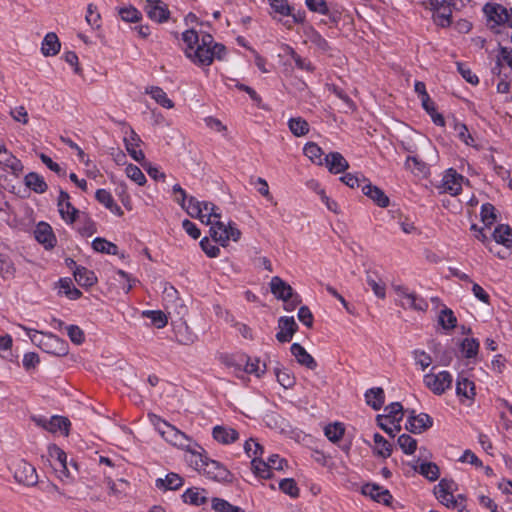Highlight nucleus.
Instances as JSON below:
<instances>
[{
	"instance_id": "47",
	"label": "nucleus",
	"mask_w": 512,
	"mask_h": 512,
	"mask_svg": "<svg viewBox=\"0 0 512 512\" xmlns=\"http://www.w3.org/2000/svg\"><path fill=\"white\" fill-rule=\"evenodd\" d=\"M304 155L307 156L313 163L321 165L324 158H322L323 151L320 146L314 142L305 144L303 148Z\"/></svg>"
},
{
	"instance_id": "5",
	"label": "nucleus",
	"mask_w": 512,
	"mask_h": 512,
	"mask_svg": "<svg viewBox=\"0 0 512 512\" xmlns=\"http://www.w3.org/2000/svg\"><path fill=\"white\" fill-rule=\"evenodd\" d=\"M253 472L256 476L263 479H269L272 476L271 470H283L287 467V460L281 458L278 454H272L267 461L259 458H253L251 461Z\"/></svg>"
},
{
	"instance_id": "63",
	"label": "nucleus",
	"mask_w": 512,
	"mask_h": 512,
	"mask_svg": "<svg viewBox=\"0 0 512 512\" xmlns=\"http://www.w3.org/2000/svg\"><path fill=\"white\" fill-rule=\"evenodd\" d=\"M128 178L136 182L138 185H143L146 182L145 175L139 167L133 164H129L125 169Z\"/></svg>"
},
{
	"instance_id": "36",
	"label": "nucleus",
	"mask_w": 512,
	"mask_h": 512,
	"mask_svg": "<svg viewBox=\"0 0 512 512\" xmlns=\"http://www.w3.org/2000/svg\"><path fill=\"white\" fill-rule=\"evenodd\" d=\"M146 93L149 94L162 107L167 109L174 107V102L168 98L166 92L162 88L158 86H152L146 90Z\"/></svg>"
},
{
	"instance_id": "62",
	"label": "nucleus",
	"mask_w": 512,
	"mask_h": 512,
	"mask_svg": "<svg viewBox=\"0 0 512 512\" xmlns=\"http://www.w3.org/2000/svg\"><path fill=\"white\" fill-rule=\"evenodd\" d=\"M454 130L457 133L458 138L463 141L466 145H474V138L471 136V134L468 131V128L465 124L455 122L454 124Z\"/></svg>"
},
{
	"instance_id": "40",
	"label": "nucleus",
	"mask_w": 512,
	"mask_h": 512,
	"mask_svg": "<svg viewBox=\"0 0 512 512\" xmlns=\"http://www.w3.org/2000/svg\"><path fill=\"white\" fill-rule=\"evenodd\" d=\"M375 442L374 453L377 456L388 458L391 456L393 446L381 434L375 433L373 436Z\"/></svg>"
},
{
	"instance_id": "2",
	"label": "nucleus",
	"mask_w": 512,
	"mask_h": 512,
	"mask_svg": "<svg viewBox=\"0 0 512 512\" xmlns=\"http://www.w3.org/2000/svg\"><path fill=\"white\" fill-rule=\"evenodd\" d=\"M196 469L206 475L209 479L217 482H231L232 473L220 462L210 459L206 454L192 452Z\"/></svg>"
},
{
	"instance_id": "23",
	"label": "nucleus",
	"mask_w": 512,
	"mask_h": 512,
	"mask_svg": "<svg viewBox=\"0 0 512 512\" xmlns=\"http://www.w3.org/2000/svg\"><path fill=\"white\" fill-rule=\"evenodd\" d=\"M484 13L488 19L494 21L496 24H505L507 19V8L498 3H487L483 8Z\"/></svg>"
},
{
	"instance_id": "52",
	"label": "nucleus",
	"mask_w": 512,
	"mask_h": 512,
	"mask_svg": "<svg viewBox=\"0 0 512 512\" xmlns=\"http://www.w3.org/2000/svg\"><path fill=\"white\" fill-rule=\"evenodd\" d=\"M405 167L417 175L426 174L428 171L426 163L416 156H408L405 161Z\"/></svg>"
},
{
	"instance_id": "61",
	"label": "nucleus",
	"mask_w": 512,
	"mask_h": 512,
	"mask_svg": "<svg viewBox=\"0 0 512 512\" xmlns=\"http://www.w3.org/2000/svg\"><path fill=\"white\" fill-rule=\"evenodd\" d=\"M177 341L182 345H191L197 340V335L189 330L187 325L177 331Z\"/></svg>"
},
{
	"instance_id": "1",
	"label": "nucleus",
	"mask_w": 512,
	"mask_h": 512,
	"mask_svg": "<svg viewBox=\"0 0 512 512\" xmlns=\"http://www.w3.org/2000/svg\"><path fill=\"white\" fill-rule=\"evenodd\" d=\"M181 38L185 44L184 55L198 67H209L215 59L221 61L227 54L226 47L209 33L191 28L185 30Z\"/></svg>"
},
{
	"instance_id": "8",
	"label": "nucleus",
	"mask_w": 512,
	"mask_h": 512,
	"mask_svg": "<svg viewBox=\"0 0 512 512\" xmlns=\"http://www.w3.org/2000/svg\"><path fill=\"white\" fill-rule=\"evenodd\" d=\"M455 487L456 484L452 479L443 478L434 487V495L443 505L451 508H456L457 501L454 499V496L452 494Z\"/></svg>"
},
{
	"instance_id": "58",
	"label": "nucleus",
	"mask_w": 512,
	"mask_h": 512,
	"mask_svg": "<svg viewBox=\"0 0 512 512\" xmlns=\"http://www.w3.org/2000/svg\"><path fill=\"white\" fill-rule=\"evenodd\" d=\"M119 15L123 21L131 23H136L142 18L141 12L133 6L121 8Z\"/></svg>"
},
{
	"instance_id": "15",
	"label": "nucleus",
	"mask_w": 512,
	"mask_h": 512,
	"mask_svg": "<svg viewBox=\"0 0 512 512\" xmlns=\"http://www.w3.org/2000/svg\"><path fill=\"white\" fill-rule=\"evenodd\" d=\"M34 236L38 243L42 244L45 249H52L56 245V237L52 227L46 222H39L34 230Z\"/></svg>"
},
{
	"instance_id": "7",
	"label": "nucleus",
	"mask_w": 512,
	"mask_h": 512,
	"mask_svg": "<svg viewBox=\"0 0 512 512\" xmlns=\"http://www.w3.org/2000/svg\"><path fill=\"white\" fill-rule=\"evenodd\" d=\"M425 386L436 395H442L452 387L453 377L448 371H441L437 374L427 373L423 377Z\"/></svg>"
},
{
	"instance_id": "45",
	"label": "nucleus",
	"mask_w": 512,
	"mask_h": 512,
	"mask_svg": "<svg viewBox=\"0 0 512 512\" xmlns=\"http://www.w3.org/2000/svg\"><path fill=\"white\" fill-rule=\"evenodd\" d=\"M325 436L333 443L341 440L345 433V427L340 422L328 424L324 429Z\"/></svg>"
},
{
	"instance_id": "6",
	"label": "nucleus",
	"mask_w": 512,
	"mask_h": 512,
	"mask_svg": "<svg viewBox=\"0 0 512 512\" xmlns=\"http://www.w3.org/2000/svg\"><path fill=\"white\" fill-rule=\"evenodd\" d=\"M210 236L215 242L225 247L230 239L238 241L241 237V231L233 222H229L226 226L220 220H216L210 228Z\"/></svg>"
},
{
	"instance_id": "39",
	"label": "nucleus",
	"mask_w": 512,
	"mask_h": 512,
	"mask_svg": "<svg viewBox=\"0 0 512 512\" xmlns=\"http://www.w3.org/2000/svg\"><path fill=\"white\" fill-rule=\"evenodd\" d=\"M403 300H405V302H402L404 308L408 307L417 311H426L428 309L427 301L415 292H410Z\"/></svg>"
},
{
	"instance_id": "50",
	"label": "nucleus",
	"mask_w": 512,
	"mask_h": 512,
	"mask_svg": "<svg viewBox=\"0 0 512 512\" xmlns=\"http://www.w3.org/2000/svg\"><path fill=\"white\" fill-rule=\"evenodd\" d=\"M58 211L67 224H73L80 214V211L71 202L65 203L64 207H58Z\"/></svg>"
},
{
	"instance_id": "19",
	"label": "nucleus",
	"mask_w": 512,
	"mask_h": 512,
	"mask_svg": "<svg viewBox=\"0 0 512 512\" xmlns=\"http://www.w3.org/2000/svg\"><path fill=\"white\" fill-rule=\"evenodd\" d=\"M305 4L310 11L328 16L329 21L332 23H338L341 18V14L338 11H331L329 9L325 0H305Z\"/></svg>"
},
{
	"instance_id": "22",
	"label": "nucleus",
	"mask_w": 512,
	"mask_h": 512,
	"mask_svg": "<svg viewBox=\"0 0 512 512\" xmlns=\"http://www.w3.org/2000/svg\"><path fill=\"white\" fill-rule=\"evenodd\" d=\"M328 170L333 174H339L348 169L349 164L343 155L339 152H330L324 157Z\"/></svg>"
},
{
	"instance_id": "41",
	"label": "nucleus",
	"mask_w": 512,
	"mask_h": 512,
	"mask_svg": "<svg viewBox=\"0 0 512 512\" xmlns=\"http://www.w3.org/2000/svg\"><path fill=\"white\" fill-rule=\"evenodd\" d=\"M438 323L444 330H452L457 325V318L454 312L445 306L439 313Z\"/></svg>"
},
{
	"instance_id": "54",
	"label": "nucleus",
	"mask_w": 512,
	"mask_h": 512,
	"mask_svg": "<svg viewBox=\"0 0 512 512\" xmlns=\"http://www.w3.org/2000/svg\"><path fill=\"white\" fill-rule=\"evenodd\" d=\"M15 267L9 257L0 253V276L2 279L7 280L14 276Z\"/></svg>"
},
{
	"instance_id": "44",
	"label": "nucleus",
	"mask_w": 512,
	"mask_h": 512,
	"mask_svg": "<svg viewBox=\"0 0 512 512\" xmlns=\"http://www.w3.org/2000/svg\"><path fill=\"white\" fill-rule=\"evenodd\" d=\"M479 341L474 338H465L460 344V349L463 356L467 359L474 358L477 356L479 351Z\"/></svg>"
},
{
	"instance_id": "59",
	"label": "nucleus",
	"mask_w": 512,
	"mask_h": 512,
	"mask_svg": "<svg viewBox=\"0 0 512 512\" xmlns=\"http://www.w3.org/2000/svg\"><path fill=\"white\" fill-rule=\"evenodd\" d=\"M280 490L289 495L292 498H297L299 496V488L294 479L286 478L280 481L279 483Z\"/></svg>"
},
{
	"instance_id": "11",
	"label": "nucleus",
	"mask_w": 512,
	"mask_h": 512,
	"mask_svg": "<svg viewBox=\"0 0 512 512\" xmlns=\"http://www.w3.org/2000/svg\"><path fill=\"white\" fill-rule=\"evenodd\" d=\"M361 492L365 496H369L372 500L390 506L393 496L390 491L377 484L367 483L362 486Z\"/></svg>"
},
{
	"instance_id": "56",
	"label": "nucleus",
	"mask_w": 512,
	"mask_h": 512,
	"mask_svg": "<svg viewBox=\"0 0 512 512\" xmlns=\"http://www.w3.org/2000/svg\"><path fill=\"white\" fill-rule=\"evenodd\" d=\"M278 383L284 388H291L295 384V377L287 369L275 368Z\"/></svg>"
},
{
	"instance_id": "35",
	"label": "nucleus",
	"mask_w": 512,
	"mask_h": 512,
	"mask_svg": "<svg viewBox=\"0 0 512 512\" xmlns=\"http://www.w3.org/2000/svg\"><path fill=\"white\" fill-rule=\"evenodd\" d=\"M0 164L3 165L6 169L10 170L12 174L18 176L23 171L22 162L14 156L10 151L7 155L0 156Z\"/></svg>"
},
{
	"instance_id": "31",
	"label": "nucleus",
	"mask_w": 512,
	"mask_h": 512,
	"mask_svg": "<svg viewBox=\"0 0 512 512\" xmlns=\"http://www.w3.org/2000/svg\"><path fill=\"white\" fill-rule=\"evenodd\" d=\"M61 48L60 41L58 36L54 32H49L45 35L41 51L44 56H54L56 55Z\"/></svg>"
},
{
	"instance_id": "18",
	"label": "nucleus",
	"mask_w": 512,
	"mask_h": 512,
	"mask_svg": "<svg viewBox=\"0 0 512 512\" xmlns=\"http://www.w3.org/2000/svg\"><path fill=\"white\" fill-rule=\"evenodd\" d=\"M270 290L277 299L283 302H287L295 294L293 288L279 276H274L271 279Z\"/></svg>"
},
{
	"instance_id": "43",
	"label": "nucleus",
	"mask_w": 512,
	"mask_h": 512,
	"mask_svg": "<svg viewBox=\"0 0 512 512\" xmlns=\"http://www.w3.org/2000/svg\"><path fill=\"white\" fill-rule=\"evenodd\" d=\"M288 127L291 133L296 137L304 136L309 132L308 122L301 117L290 118L288 121Z\"/></svg>"
},
{
	"instance_id": "28",
	"label": "nucleus",
	"mask_w": 512,
	"mask_h": 512,
	"mask_svg": "<svg viewBox=\"0 0 512 512\" xmlns=\"http://www.w3.org/2000/svg\"><path fill=\"white\" fill-rule=\"evenodd\" d=\"M73 276L75 281L81 287H91L97 282V277L92 270L87 269L86 267H76V270L73 271Z\"/></svg>"
},
{
	"instance_id": "33",
	"label": "nucleus",
	"mask_w": 512,
	"mask_h": 512,
	"mask_svg": "<svg viewBox=\"0 0 512 512\" xmlns=\"http://www.w3.org/2000/svg\"><path fill=\"white\" fill-rule=\"evenodd\" d=\"M455 4L450 0L441 10L434 12V22L443 28L449 27L452 24V6Z\"/></svg>"
},
{
	"instance_id": "60",
	"label": "nucleus",
	"mask_w": 512,
	"mask_h": 512,
	"mask_svg": "<svg viewBox=\"0 0 512 512\" xmlns=\"http://www.w3.org/2000/svg\"><path fill=\"white\" fill-rule=\"evenodd\" d=\"M289 54L290 56L292 57V59L294 60L295 62V65L297 68L301 69V70H305V71H308V72H313L315 67L313 66V64L311 63V61H309L308 59L306 58H302L299 54L296 53V51L289 47Z\"/></svg>"
},
{
	"instance_id": "42",
	"label": "nucleus",
	"mask_w": 512,
	"mask_h": 512,
	"mask_svg": "<svg viewBox=\"0 0 512 512\" xmlns=\"http://www.w3.org/2000/svg\"><path fill=\"white\" fill-rule=\"evenodd\" d=\"M423 109L427 112V114L431 117L432 122L440 127L445 126V119L442 114L438 113L436 110V105L431 98L428 100H424L421 102Z\"/></svg>"
},
{
	"instance_id": "64",
	"label": "nucleus",
	"mask_w": 512,
	"mask_h": 512,
	"mask_svg": "<svg viewBox=\"0 0 512 512\" xmlns=\"http://www.w3.org/2000/svg\"><path fill=\"white\" fill-rule=\"evenodd\" d=\"M66 330L70 340L74 344L81 345L85 341V334L79 326L68 325L66 326Z\"/></svg>"
},
{
	"instance_id": "10",
	"label": "nucleus",
	"mask_w": 512,
	"mask_h": 512,
	"mask_svg": "<svg viewBox=\"0 0 512 512\" xmlns=\"http://www.w3.org/2000/svg\"><path fill=\"white\" fill-rule=\"evenodd\" d=\"M385 414L376 416V421H388L395 426L396 431H401V421L403 420V406L400 402H393L384 408Z\"/></svg>"
},
{
	"instance_id": "37",
	"label": "nucleus",
	"mask_w": 512,
	"mask_h": 512,
	"mask_svg": "<svg viewBox=\"0 0 512 512\" xmlns=\"http://www.w3.org/2000/svg\"><path fill=\"white\" fill-rule=\"evenodd\" d=\"M366 282L378 298H385V284L382 283L376 272L367 271Z\"/></svg>"
},
{
	"instance_id": "24",
	"label": "nucleus",
	"mask_w": 512,
	"mask_h": 512,
	"mask_svg": "<svg viewBox=\"0 0 512 512\" xmlns=\"http://www.w3.org/2000/svg\"><path fill=\"white\" fill-rule=\"evenodd\" d=\"M206 494L207 492L205 489L192 487L186 489L181 497L183 502L186 504L200 506L208 501V497L206 496Z\"/></svg>"
},
{
	"instance_id": "3",
	"label": "nucleus",
	"mask_w": 512,
	"mask_h": 512,
	"mask_svg": "<svg viewBox=\"0 0 512 512\" xmlns=\"http://www.w3.org/2000/svg\"><path fill=\"white\" fill-rule=\"evenodd\" d=\"M149 417L166 441L170 442L174 446L193 452L190 449L191 439L185 433L155 414H149Z\"/></svg>"
},
{
	"instance_id": "29",
	"label": "nucleus",
	"mask_w": 512,
	"mask_h": 512,
	"mask_svg": "<svg viewBox=\"0 0 512 512\" xmlns=\"http://www.w3.org/2000/svg\"><path fill=\"white\" fill-rule=\"evenodd\" d=\"M126 150L128 151L129 155L138 163H142L145 160V155L142 150H136L135 146H139L141 139L140 137L135 133L134 130H131L130 138L124 139Z\"/></svg>"
},
{
	"instance_id": "20",
	"label": "nucleus",
	"mask_w": 512,
	"mask_h": 512,
	"mask_svg": "<svg viewBox=\"0 0 512 512\" xmlns=\"http://www.w3.org/2000/svg\"><path fill=\"white\" fill-rule=\"evenodd\" d=\"M291 354L295 357L298 364L310 370L317 368L316 360L299 343H293L290 347Z\"/></svg>"
},
{
	"instance_id": "12",
	"label": "nucleus",
	"mask_w": 512,
	"mask_h": 512,
	"mask_svg": "<svg viewBox=\"0 0 512 512\" xmlns=\"http://www.w3.org/2000/svg\"><path fill=\"white\" fill-rule=\"evenodd\" d=\"M42 350L48 354L61 357L68 354L69 345L64 339L48 333Z\"/></svg>"
},
{
	"instance_id": "51",
	"label": "nucleus",
	"mask_w": 512,
	"mask_h": 512,
	"mask_svg": "<svg viewBox=\"0 0 512 512\" xmlns=\"http://www.w3.org/2000/svg\"><path fill=\"white\" fill-rule=\"evenodd\" d=\"M397 444L407 455H412L417 449V441L409 434H402L397 439Z\"/></svg>"
},
{
	"instance_id": "16",
	"label": "nucleus",
	"mask_w": 512,
	"mask_h": 512,
	"mask_svg": "<svg viewBox=\"0 0 512 512\" xmlns=\"http://www.w3.org/2000/svg\"><path fill=\"white\" fill-rule=\"evenodd\" d=\"M146 3V12L151 20L163 23L169 19L170 11L168 6L161 0H146Z\"/></svg>"
},
{
	"instance_id": "27",
	"label": "nucleus",
	"mask_w": 512,
	"mask_h": 512,
	"mask_svg": "<svg viewBox=\"0 0 512 512\" xmlns=\"http://www.w3.org/2000/svg\"><path fill=\"white\" fill-rule=\"evenodd\" d=\"M24 184L38 194H43L47 191L48 185L44 178L36 172H29L24 177Z\"/></svg>"
},
{
	"instance_id": "48",
	"label": "nucleus",
	"mask_w": 512,
	"mask_h": 512,
	"mask_svg": "<svg viewBox=\"0 0 512 512\" xmlns=\"http://www.w3.org/2000/svg\"><path fill=\"white\" fill-rule=\"evenodd\" d=\"M142 316L150 319L152 325L157 328H163L168 323L167 316L161 310H145L142 312Z\"/></svg>"
},
{
	"instance_id": "53",
	"label": "nucleus",
	"mask_w": 512,
	"mask_h": 512,
	"mask_svg": "<svg viewBox=\"0 0 512 512\" xmlns=\"http://www.w3.org/2000/svg\"><path fill=\"white\" fill-rule=\"evenodd\" d=\"M481 220L486 227H490L496 221V209L491 203H484L481 206Z\"/></svg>"
},
{
	"instance_id": "13",
	"label": "nucleus",
	"mask_w": 512,
	"mask_h": 512,
	"mask_svg": "<svg viewBox=\"0 0 512 512\" xmlns=\"http://www.w3.org/2000/svg\"><path fill=\"white\" fill-rule=\"evenodd\" d=\"M462 180L463 176L458 174L454 169L450 168L446 171L440 188L442 189V192L456 196L462 191Z\"/></svg>"
},
{
	"instance_id": "4",
	"label": "nucleus",
	"mask_w": 512,
	"mask_h": 512,
	"mask_svg": "<svg viewBox=\"0 0 512 512\" xmlns=\"http://www.w3.org/2000/svg\"><path fill=\"white\" fill-rule=\"evenodd\" d=\"M9 469L12 471L17 483L25 486H35L38 483V474L35 467L24 459L11 463Z\"/></svg>"
},
{
	"instance_id": "14",
	"label": "nucleus",
	"mask_w": 512,
	"mask_h": 512,
	"mask_svg": "<svg viewBox=\"0 0 512 512\" xmlns=\"http://www.w3.org/2000/svg\"><path fill=\"white\" fill-rule=\"evenodd\" d=\"M278 327L280 329L276 334V339L280 343H287L292 340L293 335L298 330V325L294 317L282 316L278 320Z\"/></svg>"
},
{
	"instance_id": "55",
	"label": "nucleus",
	"mask_w": 512,
	"mask_h": 512,
	"mask_svg": "<svg viewBox=\"0 0 512 512\" xmlns=\"http://www.w3.org/2000/svg\"><path fill=\"white\" fill-rule=\"evenodd\" d=\"M212 509L216 512H242L241 507L232 505L228 501L217 497L212 499Z\"/></svg>"
},
{
	"instance_id": "9",
	"label": "nucleus",
	"mask_w": 512,
	"mask_h": 512,
	"mask_svg": "<svg viewBox=\"0 0 512 512\" xmlns=\"http://www.w3.org/2000/svg\"><path fill=\"white\" fill-rule=\"evenodd\" d=\"M433 425V419L427 413L415 414L412 410L406 421L405 428L413 434H421Z\"/></svg>"
},
{
	"instance_id": "49",
	"label": "nucleus",
	"mask_w": 512,
	"mask_h": 512,
	"mask_svg": "<svg viewBox=\"0 0 512 512\" xmlns=\"http://www.w3.org/2000/svg\"><path fill=\"white\" fill-rule=\"evenodd\" d=\"M70 425L71 423L68 418L55 415L49 419V426L47 431L52 433H56L57 431H65L67 434Z\"/></svg>"
},
{
	"instance_id": "46",
	"label": "nucleus",
	"mask_w": 512,
	"mask_h": 512,
	"mask_svg": "<svg viewBox=\"0 0 512 512\" xmlns=\"http://www.w3.org/2000/svg\"><path fill=\"white\" fill-rule=\"evenodd\" d=\"M186 212L193 218H199L203 222V201H198L190 196L185 202Z\"/></svg>"
},
{
	"instance_id": "30",
	"label": "nucleus",
	"mask_w": 512,
	"mask_h": 512,
	"mask_svg": "<svg viewBox=\"0 0 512 512\" xmlns=\"http://www.w3.org/2000/svg\"><path fill=\"white\" fill-rule=\"evenodd\" d=\"M456 394L458 397H464L469 400L474 399L476 395L474 382L466 377L458 376L456 382Z\"/></svg>"
},
{
	"instance_id": "34",
	"label": "nucleus",
	"mask_w": 512,
	"mask_h": 512,
	"mask_svg": "<svg viewBox=\"0 0 512 512\" xmlns=\"http://www.w3.org/2000/svg\"><path fill=\"white\" fill-rule=\"evenodd\" d=\"M414 470L431 482L436 481L440 476V469L434 462H422L419 466H415Z\"/></svg>"
},
{
	"instance_id": "57",
	"label": "nucleus",
	"mask_w": 512,
	"mask_h": 512,
	"mask_svg": "<svg viewBox=\"0 0 512 512\" xmlns=\"http://www.w3.org/2000/svg\"><path fill=\"white\" fill-rule=\"evenodd\" d=\"M50 455L51 457H56L57 461L59 462V465L61 467V472L66 476L69 477V470L67 467V455L66 453L57 447L56 445H53V447L50 448Z\"/></svg>"
},
{
	"instance_id": "38",
	"label": "nucleus",
	"mask_w": 512,
	"mask_h": 512,
	"mask_svg": "<svg viewBox=\"0 0 512 512\" xmlns=\"http://www.w3.org/2000/svg\"><path fill=\"white\" fill-rule=\"evenodd\" d=\"M92 248L99 253L108 255L118 254V246L102 237H96L92 241Z\"/></svg>"
},
{
	"instance_id": "17",
	"label": "nucleus",
	"mask_w": 512,
	"mask_h": 512,
	"mask_svg": "<svg viewBox=\"0 0 512 512\" xmlns=\"http://www.w3.org/2000/svg\"><path fill=\"white\" fill-rule=\"evenodd\" d=\"M362 192L369 197L376 205L385 208L389 206L390 200L382 189L373 185L367 178H363Z\"/></svg>"
},
{
	"instance_id": "21",
	"label": "nucleus",
	"mask_w": 512,
	"mask_h": 512,
	"mask_svg": "<svg viewBox=\"0 0 512 512\" xmlns=\"http://www.w3.org/2000/svg\"><path fill=\"white\" fill-rule=\"evenodd\" d=\"M184 484V479L177 473L170 472L165 478H157L155 487L161 491L178 490Z\"/></svg>"
},
{
	"instance_id": "25",
	"label": "nucleus",
	"mask_w": 512,
	"mask_h": 512,
	"mask_svg": "<svg viewBox=\"0 0 512 512\" xmlns=\"http://www.w3.org/2000/svg\"><path fill=\"white\" fill-rule=\"evenodd\" d=\"M492 237L496 244H501L507 249L512 247V228L509 225H498L494 229Z\"/></svg>"
},
{
	"instance_id": "26",
	"label": "nucleus",
	"mask_w": 512,
	"mask_h": 512,
	"mask_svg": "<svg viewBox=\"0 0 512 512\" xmlns=\"http://www.w3.org/2000/svg\"><path fill=\"white\" fill-rule=\"evenodd\" d=\"M365 401L373 410H380L385 402V393L381 387L370 388L365 392Z\"/></svg>"
},
{
	"instance_id": "32",
	"label": "nucleus",
	"mask_w": 512,
	"mask_h": 512,
	"mask_svg": "<svg viewBox=\"0 0 512 512\" xmlns=\"http://www.w3.org/2000/svg\"><path fill=\"white\" fill-rule=\"evenodd\" d=\"M239 437L238 432L232 428L216 426L213 428V438L220 443L230 444L235 442Z\"/></svg>"
}]
</instances>
